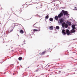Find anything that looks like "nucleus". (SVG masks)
Segmentation results:
<instances>
[{"label": "nucleus", "instance_id": "obj_13", "mask_svg": "<svg viewBox=\"0 0 77 77\" xmlns=\"http://www.w3.org/2000/svg\"><path fill=\"white\" fill-rule=\"evenodd\" d=\"M19 60H22V57H20L19 58Z\"/></svg>", "mask_w": 77, "mask_h": 77}, {"label": "nucleus", "instance_id": "obj_7", "mask_svg": "<svg viewBox=\"0 0 77 77\" xmlns=\"http://www.w3.org/2000/svg\"><path fill=\"white\" fill-rule=\"evenodd\" d=\"M72 27L73 29H75V25H73L72 26Z\"/></svg>", "mask_w": 77, "mask_h": 77}, {"label": "nucleus", "instance_id": "obj_12", "mask_svg": "<svg viewBox=\"0 0 77 77\" xmlns=\"http://www.w3.org/2000/svg\"><path fill=\"white\" fill-rule=\"evenodd\" d=\"M53 18H51L49 19V20L50 21H53Z\"/></svg>", "mask_w": 77, "mask_h": 77}, {"label": "nucleus", "instance_id": "obj_16", "mask_svg": "<svg viewBox=\"0 0 77 77\" xmlns=\"http://www.w3.org/2000/svg\"><path fill=\"white\" fill-rule=\"evenodd\" d=\"M45 53V51L43 52V53Z\"/></svg>", "mask_w": 77, "mask_h": 77}, {"label": "nucleus", "instance_id": "obj_15", "mask_svg": "<svg viewBox=\"0 0 77 77\" xmlns=\"http://www.w3.org/2000/svg\"><path fill=\"white\" fill-rule=\"evenodd\" d=\"M38 30H37V29H33V31H34V32H37V31H38Z\"/></svg>", "mask_w": 77, "mask_h": 77}, {"label": "nucleus", "instance_id": "obj_6", "mask_svg": "<svg viewBox=\"0 0 77 77\" xmlns=\"http://www.w3.org/2000/svg\"><path fill=\"white\" fill-rule=\"evenodd\" d=\"M75 31L74 29L71 30L70 31V33H75Z\"/></svg>", "mask_w": 77, "mask_h": 77}, {"label": "nucleus", "instance_id": "obj_8", "mask_svg": "<svg viewBox=\"0 0 77 77\" xmlns=\"http://www.w3.org/2000/svg\"><path fill=\"white\" fill-rule=\"evenodd\" d=\"M20 33L23 34V33H24V31L22 29L20 30Z\"/></svg>", "mask_w": 77, "mask_h": 77}, {"label": "nucleus", "instance_id": "obj_9", "mask_svg": "<svg viewBox=\"0 0 77 77\" xmlns=\"http://www.w3.org/2000/svg\"><path fill=\"white\" fill-rule=\"evenodd\" d=\"M50 30H53V26H51L50 27Z\"/></svg>", "mask_w": 77, "mask_h": 77}, {"label": "nucleus", "instance_id": "obj_11", "mask_svg": "<svg viewBox=\"0 0 77 77\" xmlns=\"http://www.w3.org/2000/svg\"><path fill=\"white\" fill-rule=\"evenodd\" d=\"M56 29H57V30H59V29L60 28H59V26H56Z\"/></svg>", "mask_w": 77, "mask_h": 77}, {"label": "nucleus", "instance_id": "obj_2", "mask_svg": "<svg viewBox=\"0 0 77 77\" xmlns=\"http://www.w3.org/2000/svg\"><path fill=\"white\" fill-rule=\"evenodd\" d=\"M63 14L62 13H60L58 15V16H56L55 17V19L56 20H58L59 18H61L62 16H63Z\"/></svg>", "mask_w": 77, "mask_h": 77}, {"label": "nucleus", "instance_id": "obj_3", "mask_svg": "<svg viewBox=\"0 0 77 77\" xmlns=\"http://www.w3.org/2000/svg\"><path fill=\"white\" fill-rule=\"evenodd\" d=\"M62 26L63 28H64V27L67 28L68 27V24L65 22H63L62 24Z\"/></svg>", "mask_w": 77, "mask_h": 77}, {"label": "nucleus", "instance_id": "obj_10", "mask_svg": "<svg viewBox=\"0 0 77 77\" xmlns=\"http://www.w3.org/2000/svg\"><path fill=\"white\" fill-rule=\"evenodd\" d=\"M67 24H68V25H69V26H70L71 25V22H67Z\"/></svg>", "mask_w": 77, "mask_h": 77}, {"label": "nucleus", "instance_id": "obj_4", "mask_svg": "<svg viewBox=\"0 0 77 77\" xmlns=\"http://www.w3.org/2000/svg\"><path fill=\"white\" fill-rule=\"evenodd\" d=\"M62 12L64 14V15H66L67 16V17L68 18L69 17V14H68V12L66 11H64V10L62 11Z\"/></svg>", "mask_w": 77, "mask_h": 77}, {"label": "nucleus", "instance_id": "obj_1", "mask_svg": "<svg viewBox=\"0 0 77 77\" xmlns=\"http://www.w3.org/2000/svg\"><path fill=\"white\" fill-rule=\"evenodd\" d=\"M62 33L64 35H65L66 34H67V35H70V33H69L68 29H66V30L64 29L62 30Z\"/></svg>", "mask_w": 77, "mask_h": 77}, {"label": "nucleus", "instance_id": "obj_5", "mask_svg": "<svg viewBox=\"0 0 77 77\" xmlns=\"http://www.w3.org/2000/svg\"><path fill=\"white\" fill-rule=\"evenodd\" d=\"M63 21V19H61L59 20V21H58V23H62V22Z\"/></svg>", "mask_w": 77, "mask_h": 77}, {"label": "nucleus", "instance_id": "obj_14", "mask_svg": "<svg viewBox=\"0 0 77 77\" xmlns=\"http://www.w3.org/2000/svg\"><path fill=\"white\" fill-rule=\"evenodd\" d=\"M46 19H48V15H47L45 17Z\"/></svg>", "mask_w": 77, "mask_h": 77}]
</instances>
